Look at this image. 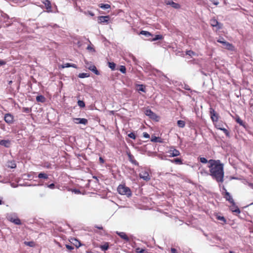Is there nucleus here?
<instances>
[{"mask_svg":"<svg viewBox=\"0 0 253 253\" xmlns=\"http://www.w3.org/2000/svg\"><path fill=\"white\" fill-rule=\"evenodd\" d=\"M209 164L210 175L212 178L218 183H222L224 175L223 164L219 160L211 159L209 160Z\"/></svg>","mask_w":253,"mask_h":253,"instance_id":"nucleus-1","label":"nucleus"},{"mask_svg":"<svg viewBox=\"0 0 253 253\" xmlns=\"http://www.w3.org/2000/svg\"><path fill=\"white\" fill-rule=\"evenodd\" d=\"M223 196V197L226 199V200L228 201L230 204H231L232 206L233 207V208H232L231 209L232 211L234 212L240 213V210L238 208V207L236 206L235 203L234 202V201L233 199L231 194L228 192L226 191V192H225Z\"/></svg>","mask_w":253,"mask_h":253,"instance_id":"nucleus-2","label":"nucleus"},{"mask_svg":"<svg viewBox=\"0 0 253 253\" xmlns=\"http://www.w3.org/2000/svg\"><path fill=\"white\" fill-rule=\"evenodd\" d=\"M117 191L120 194L126 195L128 197L131 196L132 194L131 191L129 188L124 185H119L117 188Z\"/></svg>","mask_w":253,"mask_h":253,"instance_id":"nucleus-3","label":"nucleus"},{"mask_svg":"<svg viewBox=\"0 0 253 253\" xmlns=\"http://www.w3.org/2000/svg\"><path fill=\"white\" fill-rule=\"evenodd\" d=\"M38 177L40 179L39 185H43L44 181L48 179V175L45 173L40 172L39 173Z\"/></svg>","mask_w":253,"mask_h":253,"instance_id":"nucleus-4","label":"nucleus"},{"mask_svg":"<svg viewBox=\"0 0 253 253\" xmlns=\"http://www.w3.org/2000/svg\"><path fill=\"white\" fill-rule=\"evenodd\" d=\"M210 24L212 27H215L217 30H219L222 28V24L214 18L210 20Z\"/></svg>","mask_w":253,"mask_h":253,"instance_id":"nucleus-5","label":"nucleus"},{"mask_svg":"<svg viewBox=\"0 0 253 253\" xmlns=\"http://www.w3.org/2000/svg\"><path fill=\"white\" fill-rule=\"evenodd\" d=\"M139 177L140 178L143 179L145 181H149L151 179V177L149 174V172L146 169H143L139 173Z\"/></svg>","mask_w":253,"mask_h":253,"instance_id":"nucleus-6","label":"nucleus"},{"mask_svg":"<svg viewBox=\"0 0 253 253\" xmlns=\"http://www.w3.org/2000/svg\"><path fill=\"white\" fill-rule=\"evenodd\" d=\"M210 114L212 121L213 123L217 122L218 120L219 116L213 108H210Z\"/></svg>","mask_w":253,"mask_h":253,"instance_id":"nucleus-7","label":"nucleus"},{"mask_svg":"<svg viewBox=\"0 0 253 253\" xmlns=\"http://www.w3.org/2000/svg\"><path fill=\"white\" fill-rule=\"evenodd\" d=\"M84 62L87 68L93 72L96 75H99L100 74L99 72L97 70L95 65L90 64L86 60H85Z\"/></svg>","mask_w":253,"mask_h":253,"instance_id":"nucleus-8","label":"nucleus"},{"mask_svg":"<svg viewBox=\"0 0 253 253\" xmlns=\"http://www.w3.org/2000/svg\"><path fill=\"white\" fill-rule=\"evenodd\" d=\"M7 219L10 222L14 223L16 225H21V222L20 220L15 215H10L7 217Z\"/></svg>","mask_w":253,"mask_h":253,"instance_id":"nucleus-9","label":"nucleus"},{"mask_svg":"<svg viewBox=\"0 0 253 253\" xmlns=\"http://www.w3.org/2000/svg\"><path fill=\"white\" fill-rule=\"evenodd\" d=\"M73 122L76 124H83L84 125H87L88 121L85 118H73Z\"/></svg>","mask_w":253,"mask_h":253,"instance_id":"nucleus-10","label":"nucleus"},{"mask_svg":"<svg viewBox=\"0 0 253 253\" xmlns=\"http://www.w3.org/2000/svg\"><path fill=\"white\" fill-rule=\"evenodd\" d=\"M168 153L169 154V156L170 157H176L179 156L180 154V152L178 150L174 148V147H171Z\"/></svg>","mask_w":253,"mask_h":253,"instance_id":"nucleus-11","label":"nucleus"},{"mask_svg":"<svg viewBox=\"0 0 253 253\" xmlns=\"http://www.w3.org/2000/svg\"><path fill=\"white\" fill-rule=\"evenodd\" d=\"M221 43L222 44L223 47L227 50L230 51H233L234 50V46L233 44L226 41L224 42H221Z\"/></svg>","mask_w":253,"mask_h":253,"instance_id":"nucleus-12","label":"nucleus"},{"mask_svg":"<svg viewBox=\"0 0 253 253\" xmlns=\"http://www.w3.org/2000/svg\"><path fill=\"white\" fill-rule=\"evenodd\" d=\"M4 119L5 122L9 125H11L13 123V116L10 113L6 114Z\"/></svg>","mask_w":253,"mask_h":253,"instance_id":"nucleus-13","label":"nucleus"},{"mask_svg":"<svg viewBox=\"0 0 253 253\" xmlns=\"http://www.w3.org/2000/svg\"><path fill=\"white\" fill-rule=\"evenodd\" d=\"M154 72L156 76H157L158 77H159L160 78H161L162 77H164L166 79V80L167 82H169V81H170L169 79V78H168L167 77V76H166L162 71H161L158 69H154Z\"/></svg>","mask_w":253,"mask_h":253,"instance_id":"nucleus-14","label":"nucleus"},{"mask_svg":"<svg viewBox=\"0 0 253 253\" xmlns=\"http://www.w3.org/2000/svg\"><path fill=\"white\" fill-rule=\"evenodd\" d=\"M145 114L152 119H155L157 117L156 114L150 109H147L145 111Z\"/></svg>","mask_w":253,"mask_h":253,"instance_id":"nucleus-15","label":"nucleus"},{"mask_svg":"<svg viewBox=\"0 0 253 253\" xmlns=\"http://www.w3.org/2000/svg\"><path fill=\"white\" fill-rule=\"evenodd\" d=\"M110 17L109 16H99L98 18V23L100 24H103L104 23H108Z\"/></svg>","mask_w":253,"mask_h":253,"instance_id":"nucleus-16","label":"nucleus"},{"mask_svg":"<svg viewBox=\"0 0 253 253\" xmlns=\"http://www.w3.org/2000/svg\"><path fill=\"white\" fill-rule=\"evenodd\" d=\"M166 3L167 5H170L173 8L175 9H179L180 8V5L177 3L174 2L171 0H168L166 1Z\"/></svg>","mask_w":253,"mask_h":253,"instance_id":"nucleus-17","label":"nucleus"},{"mask_svg":"<svg viewBox=\"0 0 253 253\" xmlns=\"http://www.w3.org/2000/svg\"><path fill=\"white\" fill-rule=\"evenodd\" d=\"M129 161L133 164L138 166V163L134 159V156L130 152H127Z\"/></svg>","mask_w":253,"mask_h":253,"instance_id":"nucleus-18","label":"nucleus"},{"mask_svg":"<svg viewBox=\"0 0 253 253\" xmlns=\"http://www.w3.org/2000/svg\"><path fill=\"white\" fill-rule=\"evenodd\" d=\"M0 145L3 146L6 148H9L11 145V141L8 139L1 140H0Z\"/></svg>","mask_w":253,"mask_h":253,"instance_id":"nucleus-19","label":"nucleus"},{"mask_svg":"<svg viewBox=\"0 0 253 253\" xmlns=\"http://www.w3.org/2000/svg\"><path fill=\"white\" fill-rule=\"evenodd\" d=\"M116 233L122 239H123L124 240H125L126 242L129 241V238L127 237L126 234L123 232H118L117 231Z\"/></svg>","mask_w":253,"mask_h":253,"instance_id":"nucleus-20","label":"nucleus"},{"mask_svg":"<svg viewBox=\"0 0 253 253\" xmlns=\"http://www.w3.org/2000/svg\"><path fill=\"white\" fill-rule=\"evenodd\" d=\"M42 2L45 5V8L47 11L51 12V6L50 1L49 0H44Z\"/></svg>","mask_w":253,"mask_h":253,"instance_id":"nucleus-21","label":"nucleus"},{"mask_svg":"<svg viewBox=\"0 0 253 253\" xmlns=\"http://www.w3.org/2000/svg\"><path fill=\"white\" fill-rule=\"evenodd\" d=\"M68 67H73V68L77 69V66L75 64L69 63H66L62 65V68H68Z\"/></svg>","mask_w":253,"mask_h":253,"instance_id":"nucleus-22","label":"nucleus"},{"mask_svg":"<svg viewBox=\"0 0 253 253\" xmlns=\"http://www.w3.org/2000/svg\"><path fill=\"white\" fill-rule=\"evenodd\" d=\"M140 34L145 36L146 38L151 39L150 37L152 36V35L149 32L146 31H141Z\"/></svg>","mask_w":253,"mask_h":253,"instance_id":"nucleus-23","label":"nucleus"},{"mask_svg":"<svg viewBox=\"0 0 253 253\" xmlns=\"http://www.w3.org/2000/svg\"><path fill=\"white\" fill-rule=\"evenodd\" d=\"M36 100L37 102L43 103L45 101V98L44 96L40 95L36 97Z\"/></svg>","mask_w":253,"mask_h":253,"instance_id":"nucleus-24","label":"nucleus"},{"mask_svg":"<svg viewBox=\"0 0 253 253\" xmlns=\"http://www.w3.org/2000/svg\"><path fill=\"white\" fill-rule=\"evenodd\" d=\"M235 120L240 126L245 127V123L240 119L239 116H237Z\"/></svg>","mask_w":253,"mask_h":253,"instance_id":"nucleus-25","label":"nucleus"},{"mask_svg":"<svg viewBox=\"0 0 253 253\" xmlns=\"http://www.w3.org/2000/svg\"><path fill=\"white\" fill-rule=\"evenodd\" d=\"M170 161L172 163H175L176 164L182 165L183 164L182 160L181 159L178 158L171 160H170Z\"/></svg>","mask_w":253,"mask_h":253,"instance_id":"nucleus-26","label":"nucleus"},{"mask_svg":"<svg viewBox=\"0 0 253 253\" xmlns=\"http://www.w3.org/2000/svg\"><path fill=\"white\" fill-rule=\"evenodd\" d=\"M100 248L102 251H107L109 249V243L106 242L104 244L101 245Z\"/></svg>","mask_w":253,"mask_h":253,"instance_id":"nucleus-27","label":"nucleus"},{"mask_svg":"<svg viewBox=\"0 0 253 253\" xmlns=\"http://www.w3.org/2000/svg\"><path fill=\"white\" fill-rule=\"evenodd\" d=\"M163 38V36L161 35H156L153 39H149V40L151 41H156L159 40H162Z\"/></svg>","mask_w":253,"mask_h":253,"instance_id":"nucleus-28","label":"nucleus"},{"mask_svg":"<svg viewBox=\"0 0 253 253\" xmlns=\"http://www.w3.org/2000/svg\"><path fill=\"white\" fill-rule=\"evenodd\" d=\"M216 218L217 220H220L223 222V223H226V219L225 218V217L223 216H220L219 215L216 214L215 215Z\"/></svg>","mask_w":253,"mask_h":253,"instance_id":"nucleus-29","label":"nucleus"},{"mask_svg":"<svg viewBox=\"0 0 253 253\" xmlns=\"http://www.w3.org/2000/svg\"><path fill=\"white\" fill-rule=\"evenodd\" d=\"M7 167L11 169H14L16 167V164L14 161H9L8 162Z\"/></svg>","mask_w":253,"mask_h":253,"instance_id":"nucleus-30","label":"nucleus"},{"mask_svg":"<svg viewBox=\"0 0 253 253\" xmlns=\"http://www.w3.org/2000/svg\"><path fill=\"white\" fill-rule=\"evenodd\" d=\"M218 129L223 131V132L225 133L226 136L228 137H230V132L227 129L224 127H218Z\"/></svg>","mask_w":253,"mask_h":253,"instance_id":"nucleus-31","label":"nucleus"},{"mask_svg":"<svg viewBox=\"0 0 253 253\" xmlns=\"http://www.w3.org/2000/svg\"><path fill=\"white\" fill-rule=\"evenodd\" d=\"M177 125L179 127L183 128L185 126V122L182 120H178L177 121Z\"/></svg>","mask_w":253,"mask_h":253,"instance_id":"nucleus-32","label":"nucleus"},{"mask_svg":"<svg viewBox=\"0 0 253 253\" xmlns=\"http://www.w3.org/2000/svg\"><path fill=\"white\" fill-rule=\"evenodd\" d=\"M99 7L103 9H107L109 8H110V5L108 4H103L101 3L99 5Z\"/></svg>","mask_w":253,"mask_h":253,"instance_id":"nucleus-33","label":"nucleus"},{"mask_svg":"<svg viewBox=\"0 0 253 253\" xmlns=\"http://www.w3.org/2000/svg\"><path fill=\"white\" fill-rule=\"evenodd\" d=\"M108 66L112 70H115L116 68V64L114 62H108Z\"/></svg>","mask_w":253,"mask_h":253,"instance_id":"nucleus-34","label":"nucleus"},{"mask_svg":"<svg viewBox=\"0 0 253 253\" xmlns=\"http://www.w3.org/2000/svg\"><path fill=\"white\" fill-rule=\"evenodd\" d=\"M139 88L138 89V91H140L142 92H145V87L143 84H138Z\"/></svg>","mask_w":253,"mask_h":253,"instance_id":"nucleus-35","label":"nucleus"},{"mask_svg":"<svg viewBox=\"0 0 253 253\" xmlns=\"http://www.w3.org/2000/svg\"><path fill=\"white\" fill-rule=\"evenodd\" d=\"M78 105L81 108H84L85 107V103L83 100H78Z\"/></svg>","mask_w":253,"mask_h":253,"instance_id":"nucleus-36","label":"nucleus"},{"mask_svg":"<svg viewBox=\"0 0 253 253\" xmlns=\"http://www.w3.org/2000/svg\"><path fill=\"white\" fill-rule=\"evenodd\" d=\"M24 244L27 245V246H28L29 247H33L35 245V243L33 241H30V242H24Z\"/></svg>","mask_w":253,"mask_h":253,"instance_id":"nucleus-37","label":"nucleus"},{"mask_svg":"<svg viewBox=\"0 0 253 253\" xmlns=\"http://www.w3.org/2000/svg\"><path fill=\"white\" fill-rule=\"evenodd\" d=\"M31 111V108L28 107H24L22 109V112L26 113H29Z\"/></svg>","mask_w":253,"mask_h":253,"instance_id":"nucleus-38","label":"nucleus"},{"mask_svg":"<svg viewBox=\"0 0 253 253\" xmlns=\"http://www.w3.org/2000/svg\"><path fill=\"white\" fill-rule=\"evenodd\" d=\"M119 70L121 73L125 74L126 72V68L125 66L122 65L120 66Z\"/></svg>","mask_w":253,"mask_h":253,"instance_id":"nucleus-39","label":"nucleus"},{"mask_svg":"<svg viewBox=\"0 0 253 253\" xmlns=\"http://www.w3.org/2000/svg\"><path fill=\"white\" fill-rule=\"evenodd\" d=\"M200 161L203 164H206L207 163H209V161H208V160L204 157L200 158Z\"/></svg>","mask_w":253,"mask_h":253,"instance_id":"nucleus-40","label":"nucleus"},{"mask_svg":"<svg viewBox=\"0 0 253 253\" xmlns=\"http://www.w3.org/2000/svg\"><path fill=\"white\" fill-rule=\"evenodd\" d=\"M88 76L87 75V73H81L79 74L78 77L80 78H84L87 77Z\"/></svg>","mask_w":253,"mask_h":253,"instance_id":"nucleus-41","label":"nucleus"},{"mask_svg":"<svg viewBox=\"0 0 253 253\" xmlns=\"http://www.w3.org/2000/svg\"><path fill=\"white\" fill-rule=\"evenodd\" d=\"M45 185H46L47 187L51 189H53L55 188V185L54 183H51L50 184H47V183H45Z\"/></svg>","mask_w":253,"mask_h":253,"instance_id":"nucleus-42","label":"nucleus"},{"mask_svg":"<svg viewBox=\"0 0 253 253\" xmlns=\"http://www.w3.org/2000/svg\"><path fill=\"white\" fill-rule=\"evenodd\" d=\"M186 54L190 56H192L195 55V53L192 50H188L186 51Z\"/></svg>","mask_w":253,"mask_h":253,"instance_id":"nucleus-43","label":"nucleus"},{"mask_svg":"<svg viewBox=\"0 0 253 253\" xmlns=\"http://www.w3.org/2000/svg\"><path fill=\"white\" fill-rule=\"evenodd\" d=\"M128 136L133 139H135L136 138V136L133 132H130L128 134Z\"/></svg>","mask_w":253,"mask_h":253,"instance_id":"nucleus-44","label":"nucleus"},{"mask_svg":"<svg viewBox=\"0 0 253 253\" xmlns=\"http://www.w3.org/2000/svg\"><path fill=\"white\" fill-rule=\"evenodd\" d=\"M66 247L68 250L70 251H72L74 249L73 246L70 245H66Z\"/></svg>","mask_w":253,"mask_h":253,"instance_id":"nucleus-45","label":"nucleus"},{"mask_svg":"<svg viewBox=\"0 0 253 253\" xmlns=\"http://www.w3.org/2000/svg\"><path fill=\"white\" fill-rule=\"evenodd\" d=\"M158 138H159V137H157L156 136L152 137L151 138V141L154 142H158Z\"/></svg>","mask_w":253,"mask_h":253,"instance_id":"nucleus-46","label":"nucleus"},{"mask_svg":"<svg viewBox=\"0 0 253 253\" xmlns=\"http://www.w3.org/2000/svg\"><path fill=\"white\" fill-rule=\"evenodd\" d=\"M220 191L222 192V195L225 193V192H226V191H227V190L224 185L222 186Z\"/></svg>","mask_w":253,"mask_h":253,"instance_id":"nucleus-47","label":"nucleus"},{"mask_svg":"<svg viewBox=\"0 0 253 253\" xmlns=\"http://www.w3.org/2000/svg\"><path fill=\"white\" fill-rule=\"evenodd\" d=\"M183 88L184 89H185V90H191V89L190 88V86L188 84H184V86H183Z\"/></svg>","mask_w":253,"mask_h":253,"instance_id":"nucleus-48","label":"nucleus"},{"mask_svg":"<svg viewBox=\"0 0 253 253\" xmlns=\"http://www.w3.org/2000/svg\"><path fill=\"white\" fill-rule=\"evenodd\" d=\"M84 13L85 14H88L91 16H93L94 15V14L92 12L90 11H85Z\"/></svg>","mask_w":253,"mask_h":253,"instance_id":"nucleus-49","label":"nucleus"},{"mask_svg":"<svg viewBox=\"0 0 253 253\" xmlns=\"http://www.w3.org/2000/svg\"><path fill=\"white\" fill-rule=\"evenodd\" d=\"M143 136L144 137H145L146 138H149L150 137L149 134L147 132H144L143 133Z\"/></svg>","mask_w":253,"mask_h":253,"instance_id":"nucleus-50","label":"nucleus"},{"mask_svg":"<svg viewBox=\"0 0 253 253\" xmlns=\"http://www.w3.org/2000/svg\"><path fill=\"white\" fill-rule=\"evenodd\" d=\"M225 41V40H224V39L223 38V37H220L217 40V42H219L221 43V42H224Z\"/></svg>","mask_w":253,"mask_h":253,"instance_id":"nucleus-51","label":"nucleus"},{"mask_svg":"<svg viewBox=\"0 0 253 253\" xmlns=\"http://www.w3.org/2000/svg\"><path fill=\"white\" fill-rule=\"evenodd\" d=\"M136 251L138 253H144L145 250H143V249H140V248H137L136 249Z\"/></svg>","mask_w":253,"mask_h":253,"instance_id":"nucleus-52","label":"nucleus"},{"mask_svg":"<svg viewBox=\"0 0 253 253\" xmlns=\"http://www.w3.org/2000/svg\"><path fill=\"white\" fill-rule=\"evenodd\" d=\"M170 251L171 253H178L177 250L174 248H171Z\"/></svg>","mask_w":253,"mask_h":253,"instance_id":"nucleus-53","label":"nucleus"},{"mask_svg":"<svg viewBox=\"0 0 253 253\" xmlns=\"http://www.w3.org/2000/svg\"><path fill=\"white\" fill-rule=\"evenodd\" d=\"M222 125L220 123H218L216 124L215 126L218 129V127H222Z\"/></svg>","mask_w":253,"mask_h":253,"instance_id":"nucleus-54","label":"nucleus"},{"mask_svg":"<svg viewBox=\"0 0 253 253\" xmlns=\"http://www.w3.org/2000/svg\"><path fill=\"white\" fill-rule=\"evenodd\" d=\"M99 160L101 164H103L104 163V160L101 157H99Z\"/></svg>","mask_w":253,"mask_h":253,"instance_id":"nucleus-55","label":"nucleus"},{"mask_svg":"<svg viewBox=\"0 0 253 253\" xmlns=\"http://www.w3.org/2000/svg\"><path fill=\"white\" fill-rule=\"evenodd\" d=\"M76 242H78L79 243V245H78L77 244H76V246L77 247V248H79L81 246V243L77 240L75 239V240Z\"/></svg>","mask_w":253,"mask_h":253,"instance_id":"nucleus-56","label":"nucleus"},{"mask_svg":"<svg viewBox=\"0 0 253 253\" xmlns=\"http://www.w3.org/2000/svg\"><path fill=\"white\" fill-rule=\"evenodd\" d=\"M0 127L1 129L5 130V125L4 124H1Z\"/></svg>","mask_w":253,"mask_h":253,"instance_id":"nucleus-57","label":"nucleus"},{"mask_svg":"<svg viewBox=\"0 0 253 253\" xmlns=\"http://www.w3.org/2000/svg\"><path fill=\"white\" fill-rule=\"evenodd\" d=\"M87 49H88V50H92V51H94V49L92 47H91L90 46H88L87 47Z\"/></svg>","mask_w":253,"mask_h":253,"instance_id":"nucleus-58","label":"nucleus"},{"mask_svg":"<svg viewBox=\"0 0 253 253\" xmlns=\"http://www.w3.org/2000/svg\"><path fill=\"white\" fill-rule=\"evenodd\" d=\"M5 64V62L3 60H0V65H3Z\"/></svg>","mask_w":253,"mask_h":253,"instance_id":"nucleus-59","label":"nucleus"},{"mask_svg":"<svg viewBox=\"0 0 253 253\" xmlns=\"http://www.w3.org/2000/svg\"><path fill=\"white\" fill-rule=\"evenodd\" d=\"M95 228H97L99 229H103V227L102 226H95Z\"/></svg>","mask_w":253,"mask_h":253,"instance_id":"nucleus-60","label":"nucleus"},{"mask_svg":"<svg viewBox=\"0 0 253 253\" xmlns=\"http://www.w3.org/2000/svg\"><path fill=\"white\" fill-rule=\"evenodd\" d=\"M253 189V183H250L249 185Z\"/></svg>","mask_w":253,"mask_h":253,"instance_id":"nucleus-61","label":"nucleus"},{"mask_svg":"<svg viewBox=\"0 0 253 253\" xmlns=\"http://www.w3.org/2000/svg\"><path fill=\"white\" fill-rule=\"evenodd\" d=\"M132 59L134 61H135L136 60L135 57L133 56H132Z\"/></svg>","mask_w":253,"mask_h":253,"instance_id":"nucleus-62","label":"nucleus"},{"mask_svg":"<svg viewBox=\"0 0 253 253\" xmlns=\"http://www.w3.org/2000/svg\"><path fill=\"white\" fill-rule=\"evenodd\" d=\"M213 3L214 5H217V4H218L219 2L218 1H216V2H214Z\"/></svg>","mask_w":253,"mask_h":253,"instance_id":"nucleus-63","label":"nucleus"},{"mask_svg":"<svg viewBox=\"0 0 253 253\" xmlns=\"http://www.w3.org/2000/svg\"><path fill=\"white\" fill-rule=\"evenodd\" d=\"M79 10L80 11V12H82V9H81V8L80 7H79Z\"/></svg>","mask_w":253,"mask_h":253,"instance_id":"nucleus-64","label":"nucleus"}]
</instances>
